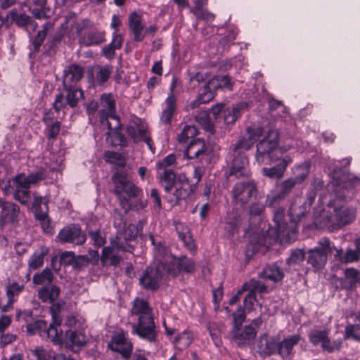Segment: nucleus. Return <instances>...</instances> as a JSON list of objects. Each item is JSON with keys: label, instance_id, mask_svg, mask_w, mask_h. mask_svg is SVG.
Masks as SVG:
<instances>
[{"label": "nucleus", "instance_id": "1", "mask_svg": "<svg viewBox=\"0 0 360 360\" xmlns=\"http://www.w3.org/2000/svg\"><path fill=\"white\" fill-rule=\"evenodd\" d=\"M354 217V210L347 207L344 200L337 198L323 209L318 221L328 228L335 229L352 222Z\"/></svg>", "mask_w": 360, "mask_h": 360}, {"label": "nucleus", "instance_id": "2", "mask_svg": "<svg viewBox=\"0 0 360 360\" xmlns=\"http://www.w3.org/2000/svg\"><path fill=\"white\" fill-rule=\"evenodd\" d=\"M115 185V193L119 198L122 207L126 211L129 209L141 210L145 207L146 202L139 199V202L131 204L129 200L140 197L142 194L141 188L136 187L129 178L122 172H117L112 176Z\"/></svg>", "mask_w": 360, "mask_h": 360}, {"label": "nucleus", "instance_id": "3", "mask_svg": "<svg viewBox=\"0 0 360 360\" xmlns=\"http://www.w3.org/2000/svg\"><path fill=\"white\" fill-rule=\"evenodd\" d=\"M195 270L192 259L185 256L176 257L166 247L159 244V274L176 276L181 273L192 274Z\"/></svg>", "mask_w": 360, "mask_h": 360}, {"label": "nucleus", "instance_id": "4", "mask_svg": "<svg viewBox=\"0 0 360 360\" xmlns=\"http://www.w3.org/2000/svg\"><path fill=\"white\" fill-rule=\"evenodd\" d=\"M131 315L139 316L138 325H132V333L149 341L155 338V326L148 303L143 299L136 298L131 309Z\"/></svg>", "mask_w": 360, "mask_h": 360}, {"label": "nucleus", "instance_id": "5", "mask_svg": "<svg viewBox=\"0 0 360 360\" xmlns=\"http://www.w3.org/2000/svg\"><path fill=\"white\" fill-rule=\"evenodd\" d=\"M62 318L56 313L52 314V322L47 327L46 323L43 320H37L28 323L26 328L29 334L38 333L42 338H49L54 344L62 342V329L60 325Z\"/></svg>", "mask_w": 360, "mask_h": 360}, {"label": "nucleus", "instance_id": "6", "mask_svg": "<svg viewBox=\"0 0 360 360\" xmlns=\"http://www.w3.org/2000/svg\"><path fill=\"white\" fill-rule=\"evenodd\" d=\"M134 248L131 244L122 243V238L115 237L110 240V245L103 248L101 261L103 266H117L123 262L122 252H132Z\"/></svg>", "mask_w": 360, "mask_h": 360}, {"label": "nucleus", "instance_id": "7", "mask_svg": "<svg viewBox=\"0 0 360 360\" xmlns=\"http://www.w3.org/2000/svg\"><path fill=\"white\" fill-rule=\"evenodd\" d=\"M99 119L102 124H105L108 129H117L121 127L118 116L115 113V100L112 94H103L101 96Z\"/></svg>", "mask_w": 360, "mask_h": 360}, {"label": "nucleus", "instance_id": "8", "mask_svg": "<svg viewBox=\"0 0 360 360\" xmlns=\"http://www.w3.org/2000/svg\"><path fill=\"white\" fill-rule=\"evenodd\" d=\"M274 229H275V240L283 242H288L294 238L297 230L296 225L291 220L288 224L285 219L284 209L279 207L274 213Z\"/></svg>", "mask_w": 360, "mask_h": 360}, {"label": "nucleus", "instance_id": "9", "mask_svg": "<svg viewBox=\"0 0 360 360\" xmlns=\"http://www.w3.org/2000/svg\"><path fill=\"white\" fill-rule=\"evenodd\" d=\"M278 145V132L276 129H270L267 135L262 139L256 146V161L259 165L266 164V160L269 158L271 162H275L271 157L273 152Z\"/></svg>", "mask_w": 360, "mask_h": 360}, {"label": "nucleus", "instance_id": "10", "mask_svg": "<svg viewBox=\"0 0 360 360\" xmlns=\"http://www.w3.org/2000/svg\"><path fill=\"white\" fill-rule=\"evenodd\" d=\"M319 246L308 251L307 262L316 269L322 268L327 261V254L332 252L333 247L330 246V240L323 238L319 242Z\"/></svg>", "mask_w": 360, "mask_h": 360}, {"label": "nucleus", "instance_id": "11", "mask_svg": "<svg viewBox=\"0 0 360 360\" xmlns=\"http://www.w3.org/2000/svg\"><path fill=\"white\" fill-rule=\"evenodd\" d=\"M57 238L61 243L82 245L85 243L86 236L79 225L72 224L62 229L59 231Z\"/></svg>", "mask_w": 360, "mask_h": 360}, {"label": "nucleus", "instance_id": "12", "mask_svg": "<svg viewBox=\"0 0 360 360\" xmlns=\"http://www.w3.org/2000/svg\"><path fill=\"white\" fill-rule=\"evenodd\" d=\"M264 129L260 127H248L245 134L238 139L232 150L238 155L252 148L254 143L263 134Z\"/></svg>", "mask_w": 360, "mask_h": 360}, {"label": "nucleus", "instance_id": "13", "mask_svg": "<svg viewBox=\"0 0 360 360\" xmlns=\"http://www.w3.org/2000/svg\"><path fill=\"white\" fill-rule=\"evenodd\" d=\"M257 186L253 181L237 183L232 188L231 193L236 203L244 205L251 196L256 193Z\"/></svg>", "mask_w": 360, "mask_h": 360}, {"label": "nucleus", "instance_id": "14", "mask_svg": "<svg viewBox=\"0 0 360 360\" xmlns=\"http://www.w3.org/2000/svg\"><path fill=\"white\" fill-rule=\"evenodd\" d=\"M86 336L82 329L70 328L65 331L64 338L62 337L60 345L76 352L86 343Z\"/></svg>", "mask_w": 360, "mask_h": 360}, {"label": "nucleus", "instance_id": "15", "mask_svg": "<svg viewBox=\"0 0 360 360\" xmlns=\"http://www.w3.org/2000/svg\"><path fill=\"white\" fill-rule=\"evenodd\" d=\"M209 147L205 141L202 139H195L192 140L186 147L184 151V156L188 159H198L200 162L208 160Z\"/></svg>", "mask_w": 360, "mask_h": 360}, {"label": "nucleus", "instance_id": "16", "mask_svg": "<svg viewBox=\"0 0 360 360\" xmlns=\"http://www.w3.org/2000/svg\"><path fill=\"white\" fill-rule=\"evenodd\" d=\"M0 227H3L8 222L13 224L18 222L20 210L18 205L0 198Z\"/></svg>", "mask_w": 360, "mask_h": 360}, {"label": "nucleus", "instance_id": "17", "mask_svg": "<svg viewBox=\"0 0 360 360\" xmlns=\"http://www.w3.org/2000/svg\"><path fill=\"white\" fill-rule=\"evenodd\" d=\"M257 335L256 328L252 325L240 327H233L231 336L233 341L239 347L246 346L255 339Z\"/></svg>", "mask_w": 360, "mask_h": 360}, {"label": "nucleus", "instance_id": "18", "mask_svg": "<svg viewBox=\"0 0 360 360\" xmlns=\"http://www.w3.org/2000/svg\"><path fill=\"white\" fill-rule=\"evenodd\" d=\"M84 74V68L77 64H72L65 67L63 75V87L70 88L75 86L83 77Z\"/></svg>", "mask_w": 360, "mask_h": 360}, {"label": "nucleus", "instance_id": "19", "mask_svg": "<svg viewBox=\"0 0 360 360\" xmlns=\"http://www.w3.org/2000/svg\"><path fill=\"white\" fill-rule=\"evenodd\" d=\"M108 347L113 351L119 352L124 359H128L132 352V345L123 333H117L112 337Z\"/></svg>", "mask_w": 360, "mask_h": 360}, {"label": "nucleus", "instance_id": "20", "mask_svg": "<svg viewBox=\"0 0 360 360\" xmlns=\"http://www.w3.org/2000/svg\"><path fill=\"white\" fill-rule=\"evenodd\" d=\"M139 284L146 290H154L158 288V265L148 266L139 278Z\"/></svg>", "mask_w": 360, "mask_h": 360}, {"label": "nucleus", "instance_id": "21", "mask_svg": "<svg viewBox=\"0 0 360 360\" xmlns=\"http://www.w3.org/2000/svg\"><path fill=\"white\" fill-rule=\"evenodd\" d=\"M9 16L16 25L24 28L30 36L32 32L35 31L37 27V23L34 21L30 16L25 13H19L16 9L11 11L9 12Z\"/></svg>", "mask_w": 360, "mask_h": 360}, {"label": "nucleus", "instance_id": "22", "mask_svg": "<svg viewBox=\"0 0 360 360\" xmlns=\"http://www.w3.org/2000/svg\"><path fill=\"white\" fill-rule=\"evenodd\" d=\"M45 174L43 170L40 169L34 173H31L28 176L25 174H20L13 179L17 184V188L21 189H29L32 184H36L43 180Z\"/></svg>", "mask_w": 360, "mask_h": 360}, {"label": "nucleus", "instance_id": "23", "mask_svg": "<svg viewBox=\"0 0 360 360\" xmlns=\"http://www.w3.org/2000/svg\"><path fill=\"white\" fill-rule=\"evenodd\" d=\"M314 202V196H309L307 199L300 200L299 205L293 204L290 208V215L295 225L307 213L309 212L311 206Z\"/></svg>", "mask_w": 360, "mask_h": 360}, {"label": "nucleus", "instance_id": "24", "mask_svg": "<svg viewBox=\"0 0 360 360\" xmlns=\"http://www.w3.org/2000/svg\"><path fill=\"white\" fill-rule=\"evenodd\" d=\"M146 127L144 124H140L139 125H130L127 127V132L135 142L144 141L148 145V148L154 153L155 148H153L151 146V141L147 134Z\"/></svg>", "mask_w": 360, "mask_h": 360}, {"label": "nucleus", "instance_id": "25", "mask_svg": "<svg viewBox=\"0 0 360 360\" xmlns=\"http://www.w3.org/2000/svg\"><path fill=\"white\" fill-rule=\"evenodd\" d=\"M292 162L289 156H285L280 163L272 167H263L262 171L264 176L270 179H281L285 172L286 168Z\"/></svg>", "mask_w": 360, "mask_h": 360}, {"label": "nucleus", "instance_id": "26", "mask_svg": "<svg viewBox=\"0 0 360 360\" xmlns=\"http://www.w3.org/2000/svg\"><path fill=\"white\" fill-rule=\"evenodd\" d=\"M129 27L134 34V39L136 41H141L144 39L143 28L141 16L136 12L130 14L129 17Z\"/></svg>", "mask_w": 360, "mask_h": 360}, {"label": "nucleus", "instance_id": "27", "mask_svg": "<svg viewBox=\"0 0 360 360\" xmlns=\"http://www.w3.org/2000/svg\"><path fill=\"white\" fill-rule=\"evenodd\" d=\"M278 343L266 334L261 335L257 341V351L260 354L270 355L277 352Z\"/></svg>", "mask_w": 360, "mask_h": 360}, {"label": "nucleus", "instance_id": "28", "mask_svg": "<svg viewBox=\"0 0 360 360\" xmlns=\"http://www.w3.org/2000/svg\"><path fill=\"white\" fill-rule=\"evenodd\" d=\"M301 340V336L298 334L288 335L277 346V352L282 357L288 356L295 345H297Z\"/></svg>", "mask_w": 360, "mask_h": 360}, {"label": "nucleus", "instance_id": "29", "mask_svg": "<svg viewBox=\"0 0 360 360\" xmlns=\"http://www.w3.org/2000/svg\"><path fill=\"white\" fill-rule=\"evenodd\" d=\"M248 104L245 102H240L233 105L227 107L223 110V118L226 124H232L240 116L243 110H245Z\"/></svg>", "mask_w": 360, "mask_h": 360}, {"label": "nucleus", "instance_id": "30", "mask_svg": "<svg viewBox=\"0 0 360 360\" xmlns=\"http://www.w3.org/2000/svg\"><path fill=\"white\" fill-rule=\"evenodd\" d=\"M103 32H88L79 39V42L86 46L99 45L105 40Z\"/></svg>", "mask_w": 360, "mask_h": 360}, {"label": "nucleus", "instance_id": "31", "mask_svg": "<svg viewBox=\"0 0 360 360\" xmlns=\"http://www.w3.org/2000/svg\"><path fill=\"white\" fill-rule=\"evenodd\" d=\"M248 165V161L246 157L240 155L233 160L231 174L236 176H248L249 174Z\"/></svg>", "mask_w": 360, "mask_h": 360}, {"label": "nucleus", "instance_id": "32", "mask_svg": "<svg viewBox=\"0 0 360 360\" xmlns=\"http://www.w3.org/2000/svg\"><path fill=\"white\" fill-rule=\"evenodd\" d=\"M49 249L46 247H41L36 250L28 260V266L32 269H37L44 264V257L48 254Z\"/></svg>", "mask_w": 360, "mask_h": 360}, {"label": "nucleus", "instance_id": "33", "mask_svg": "<svg viewBox=\"0 0 360 360\" xmlns=\"http://www.w3.org/2000/svg\"><path fill=\"white\" fill-rule=\"evenodd\" d=\"M232 82L228 76H217L212 78L207 83V88L210 90L217 89H225L231 90Z\"/></svg>", "mask_w": 360, "mask_h": 360}, {"label": "nucleus", "instance_id": "34", "mask_svg": "<svg viewBox=\"0 0 360 360\" xmlns=\"http://www.w3.org/2000/svg\"><path fill=\"white\" fill-rule=\"evenodd\" d=\"M24 286L16 282L9 284L6 288V295L8 298L7 305L2 307V311H6L7 309L12 306L15 301V297L18 295L23 290Z\"/></svg>", "mask_w": 360, "mask_h": 360}, {"label": "nucleus", "instance_id": "35", "mask_svg": "<svg viewBox=\"0 0 360 360\" xmlns=\"http://www.w3.org/2000/svg\"><path fill=\"white\" fill-rule=\"evenodd\" d=\"M309 338L314 345L321 344V346L326 349L329 351L334 349L333 347L330 346V340L325 331H314L310 334Z\"/></svg>", "mask_w": 360, "mask_h": 360}, {"label": "nucleus", "instance_id": "36", "mask_svg": "<svg viewBox=\"0 0 360 360\" xmlns=\"http://www.w3.org/2000/svg\"><path fill=\"white\" fill-rule=\"evenodd\" d=\"M333 250L336 251L335 255V258L344 263H350L358 260L359 257V252L357 250L348 249L345 253L343 252L342 250L337 249L333 248Z\"/></svg>", "mask_w": 360, "mask_h": 360}, {"label": "nucleus", "instance_id": "37", "mask_svg": "<svg viewBox=\"0 0 360 360\" xmlns=\"http://www.w3.org/2000/svg\"><path fill=\"white\" fill-rule=\"evenodd\" d=\"M67 92L66 100L67 103L70 107H75L79 99L83 98L84 93L81 89L76 88L72 86L70 88L64 87Z\"/></svg>", "mask_w": 360, "mask_h": 360}, {"label": "nucleus", "instance_id": "38", "mask_svg": "<svg viewBox=\"0 0 360 360\" xmlns=\"http://www.w3.org/2000/svg\"><path fill=\"white\" fill-rule=\"evenodd\" d=\"M139 233V229L136 225L130 224H127L124 229L122 231L117 233L115 237L122 238V243L126 244H130L129 242L134 240Z\"/></svg>", "mask_w": 360, "mask_h": 360}, {"label": "nucleus", "instance_id": "39", "mask_svg": "<svg viewBox=\"0 0 360 360\" xmlns=\"http://www.w3.org/2000/svg\"><path fill=\"white\" fill-rule=\"evenodd\" d=\"M261 276L274 282L281 281L283 277V271L277 266H266L261 273Z\"/></svg>", "mask_w": 360, "mask_h": 360}, {"label": "nucleus", "instance_id": "40", "mask_svg": "<svg viewBox=\"0 0 360 360\" xmlns=\"http://www.w3.org/2000/svg\"><path fill=\"white\" fill-rule=\"evenodd\" d=\"M166 107L162 111L161 121L165 123H169L172 117L175 107V98L173 95L168 96L166 102Z\"/></svg>", "mask_w": 360, "mask_h": 360}, {"label": "nucleus", "instance_id": "41", "mask_svg": "<svg viewBox=\"0 0 360 360\" xmlns=\"http://www.w3.org/2000/svg\"><path fill=\"white\" fill-rule=\"evenodd\" d=\"M309 172L310 164L304 162L295 167L294 172L295 177L293 179L297 184H300L306 179Z\"/></svg>", "mask_w": 360, "mask_h": 360}, {"label": "nucleus", "instance_id": "42", "mask_svg": "<svg viewBox=\"0 0 360 360\" xmlns=\"http://www.w3.org/2000/svg\"><path fill=\"white\" fill-rule=\"evenodd\" d=\"M53 280V274L51 269L46 267L40 273L35 274L32 277V281L36 285H42L45 283H50Z\"/></svg>", "mask_w": 360, "mask_h": 360}, {"label": "nucleus", "instance_id": "43", "mask_svg": "<svg viewBox=\"0 0 360 360\" xmlns=\"http://www.w3.org/2000/svg\"><path fill=\"white\" fill-rule=\"evenodd\" d=\"M345 278L342 286L345 288H352L360 279V274L354 269H347L345 271Z\"/></svg>", "mask_w": 360, "mask_h": 360}, {"label": "nucleus", "instance_id": "44", "mask_svg": "<svg viewBox=\"0 0 360 360\" xmlns=\"http://www.w3.org/2000/svg\"><path fill=\"white\" fill-rule=\"evenodd\" d=\"M120 127L117 129H108L109 131L105 133L106 141H110V138L113 137L111 144L113 146H126V139L124 136L119 131Z\"/></svg>", "mask_w": 360, "mask_h": 360}, {"label": "nucleus", "instance_id": "45", "mask_svg": "<svg viewBox=\"0 0 360 360\" xmlns=\"http://www.w3.org/2000/svg\"><path fill=\"white\" fill-rule=\"evenodd\" d=\"M103 159L105 162L119 167H124L126 164L124 156L117 152L106 151L103 155Z\"/></svg>", "mask_w": 360, "mask_h": 360}, {"label": "nucleus", "instance_id": "46", "mask_svg": "<svg viewBox=\"0 0 360 360\" xmlns=\"http://www.w3.org/2000/svg\"><path fill=\"white\" fill-rule=\"evenodd\" d=\"M81 259L76 258L75 255L72 251H64L60 255V263L64 266L72 265L75 267L80 266Z\"/></svg>", "mask_w": 360, "mask_h": 360}, {"label": "nucleus", "instance_id": "47", "mask_svg": "<svg viewBox=\"0 0 360 360\" xmlns=\"http://www.w3.org/2000/svg\"><path fill=\"white\" fill-rule=\"evenodd\" d=\"M98 72L96 75V80L99 84H104L110 78V75L112 72L113 67L110 65H105L98 67Z\"/></svg>", "mask_w": 360, "mask_h": 360}, {"label": "nucleus", "instance_id": "48", "mask_svg": "<svg viewBox=\"0 0 360 360\" xmlns=\"http://www.w3.org/2000/svg\"><path fill=\"white\" fill-rule=\"evenodd\" d=\"M176 175L172 170H165L161 176V184L166 192L171 191L174 185Z\"/></svg>", "mask_w": 360, "mask_h": 360}, {"label": "nucleus", "instance_id": "49", "mask_svg": "<svg viewBox=\"0 0 360 360\" xmlns=\"http://www.w3.org/2000/svg\"><path fill=\"white\" fill-rule=\"evenodd\" d=\"M193 338L189 332L184 331L174 341V345L180 349H182L192 342Z\"/></svg>", "mask_w": 360, "mask_h": 360}, {"label": "nucleus", "instance_id": "50", "mask_svg": "<svg viewBox=\"0 0 360 360\" xmlns=\"http://www.w3.org/2000/svg\"><path fill=\"white\" fill-rule=\"evenodd\" d=\"M296 184H297L295 181L293 177H290L276 184V188L286 196L291 193Z\"/></svg>", "mask_w": 360, "mask_h": 360}, {"label": "nucleus", "instance_id": "51", "mask_svg": "<svg viewBox=\"0 0 360 360\" xmlns=\"http://www.w3.org/2000/svg\"><path fill=\"white\" fill-rule=\"evenodd\" d=\"M197 134V129L194 125H186L180 134L178 136L179 143H186L190 138Z\"/></svg>", "mask_w": 360, "mask_h": 360}, {"label": "nucleus", "instance_id": "52", "mask_svg": "<svg viewBox=\"0 0 360 360\" xmlns=\"http://www.w3.org/2000/svg\"><path fill=\"white\" fill-rule=\"evenodd\" d=\"M49 27V24H44L42 30L37 32V36L34 39L32 44L35 51H39L41 44L47 35Z\"/></svg>", "mask_w": 360, "mask_h": 360}, {"label": "nucleus", "instance_id": "53", "mask_svg": "<svg viewBox=\"0 0 360 360\" xmlns=\"http://www.w3.org/2000/svg\"><path fill=\"white\" fill-rule=\"evenodd\" d=\"M345 338L360 341V326L349 324L345 327Z\"/></svg>", "mask_w": 360, "mask_h": 360}, {"label": "nucleus", "instance_id": "54", "mask_svg": "<svg viewBox=\"0 0 360 360\" xmlns=\"http://www.w3.org/2000/svg\"><path fill=\"white\" fill-rule=\"evenodd\" d=\"M89 236L93 245L99 248L105 243V236L103 232L99 230L89 231Z\"/></svg>", "mask_w": 360, "mask_h": 360}, {"label": "nucleus", "instance_id": "55", "mask_svg": "<svg viewBox=\"0 0 360 360\" xmlns=\"http://www.w3.org/2000/svg\"><path fill=\"white\" fill-rule=\"evenodd\" d=\"M285 197V195L276 188V191H271V193L267 195L266 203L269 207H272L284 199Z\"/></svg>", "mask_w": 360, "mask_h": 360}, {"label": "nucleus", "instance_id": "56", "mask_svg": "<svg viewBox=\"0 0 360 360\" xmlns=\"http://www.w3.org/2000/svg\"><path fill=\"white\" fill-rule=\"evenodd\" d=\"M14 198L22 205H27L31 199L30 192L27 189L17 188L14 193Z\"/></svg>", "mask_w": 360, "mask_h": 360}, {"label": "nucleus", "instance_id": "57", "mask_svg": "<svg viewBox=\"0 0 360 360\" xmlns=\"http://www.w3.org/2000/svg\"><path fill=\"white\" fill-rule=\"evenodd\" d=\"M304 259V252L302 250H295L291 252L290 257L287 259L289 264H299Z\"/></svg>", "mask_w": 360, "mask_h": 360}, {"label": "nucleus", "instance_id": "58", "mask_svg": "<svg viewBox=\"0 0 360 360\" xmlns=\"http://www.w3.org/2000/svg\"><path fill=\"white\" fill-rule=\"evenodd\" d=\"M189 187V184L187 178L184 176L182 179V186L179 188H176L174 195L177 200L185 198L188 195L187 188Z\"/></svg>", "mask_w": 360, "mask_h": 360}, {"label": "nucleus", "instance_id": "59", "mask_svg": "<svg viewBox=\"0 0 360 360\" xmlns=\"http://www.w3.org/2000/svg\"><path fill=\"white\" fill-rule=\"evenodd\" d=\"M89 257L84 255L78 256V259H80L83 262L97 264L101 257L97 250H91L89 251Z\"/></svg>", "mask_w": 360, "mask_h": 360}, {"label": "nucleus", "instance_id": "60", "mask_svg": "<svg viewBox=\"0 0 360 360\" xmlns=\"http://www.w3.org/2000/svg\"><path fill=\"white\" fill-rule=\"evenodd\" d=\"M67 105L66 98H65L63 94L60 93L56 96L53 105L56 112H59L61 110H65Z\"/></svg>", "mask_w": 360, "mask_h": 360}, {"label": "nucleus", "instance_id": "61", "mask_svg": "<svg viewBox=\"0 0 360 360\" xmlns=\"http://www.w3.org/2000/svg\"><path fill=\"white\" fill-rule=\"evenodd\" d=\"M245 319L244 310L238 308L233 313V327H241L243 322Z\"/></svg>", "mask_w": 360, "mask_h": 360}, {"label": "nucleus", "instance_id": "62", "mask_svg": "<svg viewBox=\"0 0 360 360\" xmlns=\"http://www.w3.org/2000/svg\"><path fill=\"white\" fill-rule=\"evenodd\" d=\"M264 209L265 207L262 202H254L250 206L249 213L251 216H260L264 212Z\"/></svg>", "mask_w": 360, "mask_h": 360}, {"label": "nucleus", "instance_id": "63", "mask_svg": "<svg viewBox=\"0 0 360 360\" xmlns=\"http://www.w3.org/2000/svg\"><path fill=\"white\" fill-rule=\"evenodd\" d=\"M32 14L35 18H46L50 16L51 9L47 6H43L40 8H35L32 10Z\"/></svg>", "mask_w": 360, "mask_h": 360}, {"label": "nucleus", "instance_id": "64", "mask_svg": "<svg viewBox=\"0 0 360 360\" xmlns=\"http://www.w3.org/2000/svg\"><path fill=\"white\" fill-rule=\"evenodd\" d=\"M34 356L37 359V360H52V356L47 350L41 348L37 347L33 351Z\"/></svg>", "mask_w": 360, "mask_h": 360}]
</instances>
